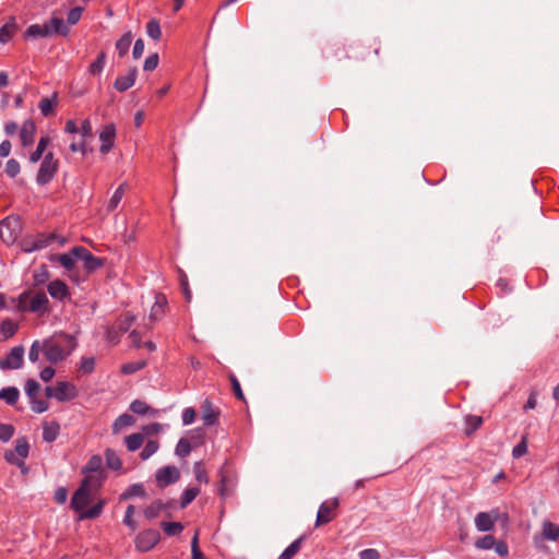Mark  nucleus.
I'll return each mask as SVG.
<instances>
[{
    "instance_id": "nucleus-1",
    "label": "nucleus",
    "mask_w": 559,
    "mask_h": 559,
    "mask_svg": "<svg viewBox=\"0 0 559 559\" xmlns=\"http://www.w3.org/2000/svg\"><path fill=\"white\" fill-rule=\"evenodd\" d=\"M44 355L50 364H57L64 360L78 346L75 337L64 332L53 333L45 338Z\"/></svg>"
},
{
    "instance_id": "nucleus-2",
    "label": "nucleus",
    "mask_w": 559,
    "mask_h": 559,
    "mask_svg": "<svg viewBox=\"0 0 559 559\" xmlns=\"http://www.w3.org/2000/svg\"><path fill=\"white\" fill-rule=\"evenodd\" d=\"M48 305L49 300L44 292L33 295L31 290H25L17 298V310L22 312L44 314L49 311Z\"/></svg>"
},
{
    "instance_id": "nucleus-3",
    "label": "nucleus",
    "mask_w": 559,
    "mask_h": 559,
    "mask_svg": "<svg viewBox=\"0 0 559 559\" xmlns=\"http://www.w3.org/2000/svg\"><path fill=\"white\" fill-rule=\"evenodd\" d=\"M59 168V162L55 158L52 152H48L44 155L41 164L36 175V182L39 186L49 183Z\"/></svg>"
},
{
    "instance_id": "nucleus-4",
    "label": "nucleus",
    "mask_w": 559,
    "mask_h": 559,
    "mask_svg": "<svg viewBox=\"0 0 559 559\" xmlns=\"http://www.w3.org/2000/svg\"><path fill=\"white\" fill-rule=\"evenodd\" d=\"M545 540H559V525L549 520H545L542 523V531L533 537L534 545L537 549L545 548Z\"/></svg>"
},
{
    "instance_id": "nucleus-5",
    "label": "nucleus",
    "mask_w": 559,
    "mask_h": 559,
    "mask_svg": "<svg viewBox=\"0 0 559 559\" xmlns=\"http://www.w3.org/2000/svg\"><path fill=\"white\" fill-rule=\"evenodd\" d=\"M340 506L338 498H332L331 500H326L322 502L319 507L316 526L319 527L321 525L330 523L336 516V509Z\"/></svg>"
},
{
    "instance_id": "nucleus-6",
    "label": "nucleus",
    "mask_w": 559,
    "mask_h": 559,
    "mask_svg": "<svg viewBox=\"0 0 559 559\" xmlns=\"http://www.w3.org/2000/svg\"><path fill=\"white\" fill-rule=\"evenodd\" d=\"M73 253L78 255L79 260L83 261L84 269L87 273H93L104 265L105 260L93 255L85 247H73Z\"/></svg>"
},
{
    "instance_id": "nucleus-7",
    "label": "nucleus",
    "mask_w": 559,
    "mask_h": 559,
    "mask_svg": "<svg viewBox=\"0 0 559 559\" xmlns=\"http://www.w3.org/2000/svg\"><path fill=\"white\" fill-rule=\"evenodd\" d=\"M160 539L158 531L148 528L139 533L135 537V548L139 551L146 552L151 550Z\"/></svg>"
},
{
    "instance_id": "nucleus-8",
    "label": "nucleus",
    "mask_w": 559,
    "mask_h": 559,
    "mask_svg": "<svg viewBox=\"0 0 559 559\" xmlns=\"http://www.w3.org/2000/svg\"><path fill=\"white\" fill-rule=\"evenodd\" d=\"M95 493L88 491V489L79 487L72 498L70 507L76 512H83L84 509L92 502Z\"/></svg>"
},
{
    "instance_id": "nucleus-9",
    "label": "nucleus",
    "mask_w": 559,
    "mask_h": 559,
    "mask_svg": "<svg viewBox=\"0 0 559 559\" xmlns=\"http://www.w3.org/2000/svg\"><path fill=\"white\" fill-rule=\"evenodd\" d=\"M19 218L7 217L0 223V237L7 242H13L17 237Z\"/></svg>"
},
{
    "instance_id": "nucleus-10",
    "label": "nucleus",
    "mask_w": 559,
    "mask_h": 559,
    "mask_svg": "<svg viewBox=\"0 0 559 559\" xmlns=\"http://www.w3.org/2000/svg\"><path fill=\"white\" fill-rule=\"evenodd\" d=\"M58 237L55 234H39L34 239H26L23 243L25 252H33L48 247Z\"/></svg>"
},
{
    "instance_id": "nucleus-11",
    "label": "nucleus",
    "mask_w": 559,
    "mask_h": 559,
    "mask_svg": "<svg viewBox=\"0 0 559 559\" xmlns=\"http://www.w3.org/2000/svg\"><path fill=\"white\" fill-rule=\"evenodd\" d=\"M24 347L15 346L8 354L4 360L0 361L1 369H19L23 366Z\"/></svg>"
},
{
    "instance_id": "nucleus-12",
    "label": "nucleus",
    "mask_w": 559,
    "mask_h": 559,
    "mask_svg": "<svg viewBox=\"0 0 559 559\" xmlns=\"http://www.w3.org/2000/svg\"><path fill=\"white\" fill-rule=\"evenodd\" d=\"M180 478V472L176 466L168 465L156 472V480L159 486H168L176 483Z\"/></svg>"
},
{
    "instance_id": "nucleus-13",
    "label": "nucleus",
    "mask_w": 559,
    "mask_h": 559,
    "mask_svg": "<svg viewBox=\"0 0 559 559\" xmlns=\"http://www.w3.org/2000/svg\"><path fill=\"white\" fill-rule=\"evenodd\" d=\"M79 392L76 386L68 381H59L56 384L55 399L59 402H68L78 396Z\"/></svg>"
},
{
    "instance_id": "nucleus-14",
    "label": "nucleus",
    "mask_w": 559,
    "mask_h": 559,
    "mask_svg": "<svg viewBox=\"0 0 559 559\" xmlns=\"http://www.w3.org/2000/svg\"><path fill=\"white\" fill-rule=\"evenodd\" d=\"M498 511L480 512L475 516V526L479 532H489L498 521Z\"/></svg>"
},
{
    "instance_id": "nucleus-15",
    "label": "nucleus",
    "mask_w": 559,
    "mask_h": 559,
    "mask_svg": "<svg viewBox=\"0 0 559 559\" xmlns=\"http://www.w3.org/2000/svg\"><path fill=\"white\" fill-rule=\"evenodd\" d=\"M219 409L205 399L201 405V418L205 426H214L218 421Z\"/></svg>"
},
{
    "instance_id": "nucleus-16",
    "label": "nucleus",
    "mask_w": 559,
    "mask_h": 559,
    "mask_svg": "<svg viewBox=\"0 0 559 559\" xmlns=\"http://www.w3.org/2000/svg\"><path fill=\"white\" fill-rule=\"evenodd\" d=\"M116 136V129L112 123L106 124L99 133L102 145L99 151L102 154H107L114 146V140Z\"/></svg>"
},
{
    "instance_id": "nucleus-17",
    "label": "nucleus",
    "mask_w": 559,
    "mask_h": 559,
    "mask_svg": "<svg viewBox=\"0 0 559 559\" xmlns=\"http://www.w3.org/2000/svg\"><path fill=\"white\" fill-rule=\"evenodd\" d=\"M36 124L32 119L23 122L20 129V140L23 146H29L34 143Z\"/></svg>"
},
{
    "instance_id": "nucleus-18",
    "label": "nucleus",
    "mask_w": 559,
    "mask_h": 559,
    "mask_svg": "<svg viewBox=\"0 0 559 559\" xmlns=\"http://www.w3.org/2000/svg\"><path fill=\"white\" fill-rule=\"evenodd\" d=\"M136 76H138L136 68H131L128 71L127 75H120L116 79V81L114 83V87L118 92H126L134 85Z\"/></svg>"
},
{
    "instance_id": "nucleus-19",
    "label": "nucleus",
    "mask_w": 559,
    "mask_h": 559,
    "mask_svg": "<svg viewBox=\"0 0 559 559\" xmlns=\"http://www.w3.org/2000/svg\"><path fill=\"white\" fill-rule=\"evenodd\" d=\"M49 295L58 300H63L69 296V288L67 284L61 280H55L48 284Z\"/></svg>"
},
{
    "instance_id": "nucleus-20",
    "label": "nucleus",
    "mask_w": 559,
    "mask_h": 559,
    "mask_svg": "<svg viewBox=\"0 0 559 559\" xmlns=\"http://www.w3.org/2000/svg\"><path fill=\"white\" fill-rule=\"evenodd\" d=\"M166 306H167V299H166L165 295L157 294L155 297V302L151 308V312H150V317H148L150 320L152 322H156V321L160 320L165 314Z\"/></svg>"
},
{
    "instance_id": "nucleus-21",
    "label": "nucleus",
    "mask_w": 559,
    "mask_h": 559,
    "mask_svg": "<svg viewBox=\"0 0 559 559\" xmlns=\"http://www.w3.org/2000/svg\"><path fill=\"white\" fill-rule=\"evenodd\" d=\"M51 262H59L66 270L71 271L75 266V261L79 260L78 255L73 253V248L68 253L51 254L49 257Z\"/></svg>"
},
{
    "instance_id": "nucleus-22",
    "label": "nucleus",
    "mask_w": 559,
    "mask_h": 559,
    "mask_svg": "<svg viewBox=\"0 0 559 559\" xmlns=\"http://www.w3.org/2000/svg\"><path fill=\"white\" fill-rule=\"evenodd\" d=\"M84 478L81 481V487L88 489V491L96 493L103 485V474H84Z\"/></svg>"
},
{
    "instance_id": "nucleus-23",
    "label": "nucleus",
    "mask_w": 559,
    "mask_h": 559,
    "mask_svg": "<svg viewBox=\"0 0 559 559\" xmlns=\"http://www.w3.org/2000/svg\"><path fill=\"white\" fill-rule=\"evenodd\" d=\"M46 26L49 31V36L53 34L67 36L69 33V27L64 24V21L61 17H50L49 21L46 22Z\"/></svg>"
},
{
    "instance_id": "nucleus-24",
    "label": "nucleus",
    "mask_w": 559,
    "mask_h": 559,
    "mask_svg": "<svg viewBox=\"0 0 559 559\" xmlns=\"http://www.w3.org/2000/svg\"><path fill=\"white\" fill-rule=\"evenodd\" d=\"M60 432L59 423L52 420L50 423H45L43 426V439L46 442H52L57 439Z\"/></svg>"
},
{
    "instance_id": "nucleus-25",
    "label": "nucleus",
    "mask_w": 559,
    "mask_h": 559,
    "mask_svg": "<svg viewBox=\"0 0 559 559\" xmlns=\"http://www.w3.org/2000/svg\"><path fill=\"white\" fill-rule=\"evenodd\" d=\"M58 103V94L55 92L50 98L45 97L40 99L38 108L44 117L53 115V106Z\"/></svg>"
},
{
    "instance_id": "nucleus-26",
    "label": "nucleus",
    "mask_w": 559,
    "mask_h": 559,
    "mask_svg": "<svg viewBox=\"0 0 559 559\" xmlns=\"http://www.w3.org/2000/svg\"><path fill=\"white\" fill-rule=\"evenodd\" d=\"M17 28L14 16H11L9 21L0 28V43L5 44L11 40L13 34Z\"/></svg>"
},
{
    "instance_id": "nucleus-27",
    "label": "nucleus",
    "mask_w": 559,
    "mask_h": 559,
    "mask_svg": "<svg viewBox=\"0 0 559 559\" xmlns=\"http://www.w3.org/2000/svg\"><path fill=\"white\" fill-rule=\"evenodd\" d=\"M135 423V419L130 414H122L116 420L114 421L111 429L112 433L117 435L119 433L123 428L130 427Z\"/></svg>"
},
{
    "instance_id": "nucleus-28",
    "label": "nucleus",
    "mask_w": 559,
    "mask_h": 559,
    "mask_svg": "<svg viewBox=\"0 0 559 559\" xmlns=\"http://www.w3.org/2000/svg\"><path fill=\"white\" fill-rule=\"evenodd\" d=\"M20 397V391L15 386H7L0 390V400L8 405H15Z\"/></svg>"
},
{
    "instance_id": "nucleus-29",
    "label": "nucleus",
    "mask_w": 559,
    "mask_h": 559,
    "mask_svg": "<svg viewBox=\"0 0 559 559\" xmlns=\"http://www.w3.org/2000/svg\"><path fill=\"white\" fill-rule=\"evenodd\" d=\"M167 508L168 503H165L162 500H155L144 510V515L147 520H153L157 518L159 513Z\"/></svg>"
},
{
    "instance_id": "nucleus-30",
    "label": "nucleus",
    "mask_w": 559,
    "mask_h": 559,
    "mask_svg": "<svg viewBox=\"0 0 559 559\" xmlns=\"http://www.w3.org/2000/svg\"><path fill=\"white\" fill-rule=\"evenodd\" d=\"M102 465V457L99 455H93L90 457L86 465L82 468V474H103Z\"/></svg>"
},
{
    "instance_id": "nucleus-31",
    "label": "nucleus",
    "mask_w": 559,
    "mask_h": 559,
    "mask_svg": "<svg viewBox=\"0 0 559 559\" xmlns=\"http://www.w3.org/2000/svg\"><path fill=\"white\" fill-rule=\"evenodd\" d=\"M25 38H37L49 36V31L45 24H33L27 27L25 32Z\"/></svg>"
},
{
    "instance_id": "nucleus-32",
    "label": "nucleus",
    "mask_w": 559,
    "mask_h": 559,
    "mask_svg": "<svg viewBox=\"0 0 559 559\" xmlns=\"http://www.w3.org/2000/svg\"><path fill=\"white\" fill-rule=\"evenodd\" d=\"M50 142L48 136H41L37 143L36 150L29 155V162L35 164L44 157L45 150Z\"/></svg>"
},
{
    "instance_id": "nucleus-33",
    "label": "nucleus",
    "mask_w": 559,
    "mask_h": 559,
    "mask_svg": "<svg viewBox=\"0 0 559 559\" xmlns=\"http://www.w3.org/2000/svg\"><path fill=\"white\" fill-rule=\"evenodd\" d=\"M133 39V35L131 32L124 33L116 43V49L118 51L119 57L126 56L128 52L131 43Z\"/></svg>"
},
{
    "instance_id": "nucleus-34",
    "label": "nucleus",
    "mask_w": 559,
    "mask_h": 559,
    "mask_svg": "<svg viewBox=\"0 0 559 559\" xmlns=\"http://www.w3.org/2000/svg\"><path fill=\"white\" fill-rule=\"evenodd\" d=\"M144 442V435L136 432L124 438V443L130 452L139 450Z\"/></svg>"
},
{
    "instance_id": "nucleus-35",
    "label": "nucleus",
    "mask_w": 559,
    "mask_h": 559,
    "mask_svg": "<svg viewBox=\"0 0 559 559\" xmlns=\"http://www.w3.org/2000/svg\"><path fill=\"white\" fill-rule=\"evenodd\" d=\"M126 187H127V183H121L116 189V191L114 192V194L111 195V198L108 201V204H107L108 212H112L118 207L119 203L121 202V200L124 195Z\"/></svg>"
},
{
    "instance_id": "nucleus-36",
    "label": "nucleus",
    "mask_w": 559,
    "mask_h": 559,
    "mask_svg": "<svg viewBox=\"0 0 559 559\" xmlns=\"http://www.w3.org/2000/svg\"><path fill=\"white\" fill-rule=\"evenodd\" d=\"M104 504H105V501L99 500L97 503H95L88 510H84L83 512H81L79 515V520L80 521L87 520V519L93 520V519L98 518L100 515V513L103 512Z\"/></svg>"
},
{
    "instance_id": "nucleus-37",
    "label": "nucleus",
    "mask_w": 559,
    "mask_h": 559,
    "mask_svg": "<svg viewBox=\"0 0 559 559\" xmlns=\"http://www.w3.org/2000/svg\"><path fill=\"white\" fill-rule=\"evenodd\" d=\"M304 540V536H300L296 540H294L280 556L277 559H292L295 557L300 548Z\"/></svg>"
},
{
    "instance_id": "nucleus-38",
    "label": "nucleus",
    "mask_w": 559,
    "mask_h": 559,
    "mask_svg": "<svg viewBox=\"0 0 559 559\" xmlns=\"http://www.w3.org/2000/svg\"><path fill=\"white\" fill-rule=\"evenodd\" d=\"M105 460L106 464L110 469L119 471L122 467V462L116 451L112 449H107L105 451Z\"/></svg>"
},
{
    "instance_id": "nucleus-39",
    "label": "nucleus",
    "mask_w": 559,
    "mask_h": 559,
    "mask_svg": "<svg viewBox=\"0 0 559 559\" xmlns=\"http://www.w3.org/2000/svg\"><path fill=\"white\" fill-rule=\"evenodd\" d=\"M483 424V418L480 416L469 415L465 418V435L467 437L472 436Z\"/></svg>"
},
{
    "instance_id": "nucleus-40",
    "label": "nucleus",
    "mask_w": 559,
    "mask_h": 559,
    "mask_svg": "<svg viewBox=\"0 0 559 559\" xmlns=\"http://www.w3.org/2000/svg\"><path fill=\"white\" fill-rule=\"evenodd\" d=\"M144 495V486L142 484H133L120 496V499L128 500L134 497H143Z\"/></svg>"
},
{
    "instance_id": "nucleus-41",
    "label": "nucleus",
    "mask_w": 559,
    "mask_h": 559,
    "mask_svg": "<svg viewBox=\"0 0 559 559\" xmlns=\"http://www.w3.org/2000/svg\"><path fill=\"white\" fill-rule=\"evenodd\" d=\"M17 329V324L11 319H4L0 324V332L4 338L12 337L16 333Z\"/></svg>"
},
{
    "instance_id": "nucleus-42",
    "label": "nucleus",
    "mask_w": 559,
    "mask_h": 559,
    "mask_svg": "<svg viewBox=\"0 0 559 559\" xmlns=\"http://www.w3.org/2000/svg\"><path fill=\"white\" fill-rule=\"evenodd\" d=\"M15 449L12 450L20 459H26L29 452V444L25 437L19 438L15 441Z\"/></svg>"
},
{
    "instance_id": "nucleus-43",
    "label": "nucleus",
    "mask_w": 559,
    "mask_h": 559,
    "mask_svg": "<svg viewBox=\"0 0 559 559\" xmlns=\"http://www.w3.org/2000/svg\"><path fill=\"white\" fill-rule=\"evenodd\" d=\"M106 63V53L104 51L99 52L96 60L92 62L88 67V72L92 75H98L102 73Z\"/></svg>"
},
{
    "instance_id": "nucleus-44",
    "label": "nucleus",
    "mask_w": 559,
    "mask_h": 559,
    "mask_svg": "<svg viewBox=\"0 0 559 559\" xmlns=\"http://www.w3.org/2000/svg\"><path fill=\"white\" fill-rule=\"evenodd\" d=\"M160 526L168 536L179 535L183 531V525L180 522H162Z\"/></svg>"
},
{
    "instance_id": "nucleus-45",
    "label": "nucleus",
    "mask_w": 559,
    "mask_h": 559,
    "mask_svg": "<svg viewBox=\"0 0 559 559\" xmlns=\"http://www.w3.org/2000/svg\"><path fill=\"white\" fill-rule=\"evenodd\" d=\"M200 493V489L198 487L187 488L181 497L180 508L185 509L188 504H190L197 496Z\"/></svg>"
},
{
    "instance_id": "nucleus-46",
    "label": "nucleus",
    "mask_w": 559,
    "mask_h": 559,
    "mask_svg": "<svg viewBox=\"0 0 559 559\" xmlns=\"http://www.w3.org/2000/svg\"><path fill=\"white\" fill-rule=\"evenodd\" d=\"M134 321H135V316L130 312H127L119 318V320L117 322V326L120 332L124 333L132 326Z\"/></svg>"
},
{
    "instance_id": "nucleus-47",
    "label": "nucleus",
    "mask_w": 559,
    "mask_h": 559,
    "mask_svg": "<svg viewBox=\"0 0 559 559\" xmlns=\"http://www.w3.org/2000/svg\"><path fill=\"white\" fill-rule=\"evenodd\" d=\"M191 450L192 445L189 439L181 438L176 445L175 453L180 457H186L190 454Z\"/></svg>"
},
{
    "instance_id": "nucleus-48",
    "label": "nucleus",
    "mask_w": 559,
    "mask_h": 559,
    "mask_svg": "<svg viewBox=\"0 0 559 559\" xmlns=\"http://www.w3.org/2000/svg\"><path fill=\"white\" fill-rule=\"evenodd\" d=\"M146 33L154 40L160 39L162 29L157 20L152 19L151 21H148V23L146 24Z\"/></svg>"
},
{
    "instance_id": "nucleus-49",
    "label": "nucleus",
    "mask_w": 559,
    "mask_h": 559,
    "mask_svg": "<svg viewBox=\"0 0 559 559\" xmlns=\"http://www.w3.org/2000/svg\"><path fill=\"white\" fill-rule=\"evenodd\" d=\"M25 393L29 400L37 397L40 391V384L34 379H27L25 382Z\"/></svg>"
},
{
    "instance_id": "nucleus-50",
    "label": "nucleus",
    "mask_w": 559,
    "mask_h": 559,
    "mask_svg": "<svg viewBox=\"0 0 559 559\" xmlns=\"http://www.w3.org/2000/svg\"><path fill=\"white\" fill-rule=\"evenodd\" d=\"M158 448H159V444L156 440L147 441V443L145 444V447L143 448V450L140 453V457L144 461L150 459L154 453L157 452Z\"/></svg>"
},
{
    "instance_id": "nucleus-51",
    "label": "nucleus",
    "mask_w": 559,
    "mask_h": 559,
    "mask_svg": "<svg viewBox=\"0 0 559 559\" xmlns=\"http://www.w3.org/2000/svg\"><path fill=\"white\" fill-rule=\"evenodd\" d=\"M40 352L44 353V343L36 340L31 345L29 353H28V359L32 362H37L39 359Z\"/></svg>"
},
{
    "instance_id": "nucleus-52",
    "label": "nucleus",
    "mask_w": 559,
    "mask_h": 559,
    "mask_svg": "<svg viewBox=\"0 0 559 559\" xmlns=\"http://www.w3.org/2000/svg\"><path fill=\"white\" fill-rule=\"evenodd\" d=\"M4 459L8 463L21 467L23 473H26L28 471L27 467L25 466L24 461L20 459L12 450H9L4 453Z\"/></svg>"
},
{
    "instance_id": "nucleus-53",
    "label": "nucleus",
    "mask_w": 559,
    "mask_h": 559,
    "mask_svg": "<svg viewBox=\"0 0 559 559\" xmlns=\"http://www.w3.org/2000/svg\"><path fill=\"white\" fill-rule=\"evenodd\" d=\"M50 277V274L46 267V265H41L38 270L34 272L33 278L35 285H43Z\"/></svg>"
},
{
    "instance_id": "nucleus-54",
    "label": "nucleus",
    "mask_w": 559,
    "mask_h": 559,
    "mask_svg": "<svg viewBox=\"0 0 559 559\" xmlns=\"http://www.w3.org/2000/svg\"><path fill=\"white\" fill-rule=\"evenodd\" d=\"M96 361L94 357H82L80 361V371L90 374L95 370Z\"/></svg>"
},
{
    "instance_id": "nucleus-55",
    "label": "nucleus",
    "mask_w": 559,
    "mask_h": 559,
    "mask_svg": "<svg viewBox=\"0 0 559 559\" xmlns=\"http://www.w3.org/2000/svg\"><path fill=\"white\" fill-rule=\"evenodd\" d=\"M145 366H146L145 360L132 361V362L124 364L121 367V371L126 374H132V373L143 369Z\"/></svg>"
},
{
    "instance_id": "nucleus-56",
    "label": "nucleus",
    "mask_w": 559,
    "mask_h": 559,
    "mask_svg": "<svg viewBox=\"0 0 559 559\" xmlns=\"http://www.w3.org/2000/svg\"><path fill=\"white\" fill-rule=\"evenodd\" d=\"M496 539L492 535H485L476 540L475 546L479 549L487 550L493 548Z\"/></svg>"
},
{
    "instance_id": "nucleus-57",
    "label": "nucleus",
    "mask_w": 559,
    "mask_h": 559,
    "mask_svg": "<svg viewBox=\"0 0 559 559\" xmlns=\"http://www.w3.org/2000/svg\"><path fill=\"white\" fill-rule=\"evenodd\" d=\"M130 411L138 415H144L150 411V406L141 400H134L130 404Z\"/></svg>"
},
{
    "instance_id": "nucleus-58",
    "label": "nucleus",
    "mask_w": 559,
    "mask_h": 559,
    "mask_svg": "<svg viewBox=\"0 0 559 559\" xmlns=\"http://www.w3.org/2000/svg\"><path fill=\"white\" fill-rule=\"evenodd\" d=\"M228 378H229V381H230V383H231V390H233V392H234L235 396H236L238 400H240V401H243V402H245V401H246V400H245V395H243V392H242V390H241V386H240V383H239V381H238L237 377H236L235 374L230 373Z\"/></svg>"
},
{
    "instance_id": "nucleus-59",
    "label": "nucleus",
    "mask_w": 559,
    "mask_h": 559,
    "mask_svg": "<svg viewBox=\"0 0 559 559\" xmlns=\"http://www.w3.org/2000/svg\"><path fill=\"white\" fill-rule=\"evenodd\" d=\"M20 170H21L20 163L16 159L11 158L7 162L5 173L9 177H11V178L16 177L19 175Z\"/></svg>"
},
{
    "instance_id": "nucleus-60",
    "label": "nucleus",
    "mask_w": 559,
    "mask_h": 559,
    "mask_svg": "<svg viewBox=\"0 0 559 559\" xmlns=\"http://www.w3.org/2000/svg\"><path fill=\"white\" fill-rule=\"evenodd\" d=\"M14 435V427L10 424H0V440L8 442Z\"/></svg>"
},
{
    "instance_id": "nucleus-61",
    "label": "nucleus",
    "mask_w": 559,
    "mask_h": 559,
    "mask_svg": "<svg viewBox=\"0 0 559 559\" xmlns=\"http://www.w3.org/2000/svg\"><path fill=\"white\" fill-rule=\"evenodd\" d=\"M31 401V408L37 414H41L49 408V404L45 400H37L36 397Z\"/></svg>"
},
{
    "instance_id": "nucleus-62",
    "label": "nucleus",
    "mask_w": 559,
    "mask_h": 559,
    "mask_svg": "<svg viewBox=\"0 0 559 559\" xmlns=\"http://www.w3.org/2000/svg\"><path fill=\"white\" fill-rule=\"evenodd\" d=\"M527 452V440L524 436L522 440L513 448L512 455L514 459L523 456Z\"/></svg>"
},
{
    "instance_id": "nucleus-63",
    "label": "nucleus",
    "mask_w": 559,
    "mask_h": 559,
    "mask_svg": "<svg viewBox=\"0 0 559 559\" xmlns=\"http://www.w3.org/2000/svg\"><path fill=\"white\" fill-rule=\"evenodd\" d=\"M133 514H134V506L129 504L127 507L126 514L123 518V524L134 531L136 528V525H135V522L133 521Z\"/></svg>"
},
{
    "instance_id": "nucleus-64",
    "label": "nucleus",
    "mask_w": 559,
    "mask_h": 559,
    "mask_svg": "<svg viewBox=\"0 0 559 559\" xmlns=\"http://www.w3.org/2000/svg\"><path fill=\"white\" fill-rule=\"evenodd\" d=\"M360 559H380V552L373 548H367L359 552Z\"/></svg>"
}]
</instances>
